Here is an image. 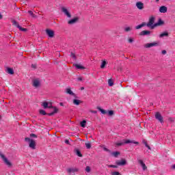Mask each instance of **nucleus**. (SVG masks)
<instances>
[{"label":"nucleus","mask_w":175,"mask_h":175,"mask_svg":"<svg viewBox=\"0 0 175 175\" xmlns=\"http://www.w3.org/2000/svg\"><path fill=\"white\" fill-rule=\"evenodd\" d=\"M12 23V25H14L15 27L18 28L19 31H22V32H26V31H27V28H24L20 26V25L18 23L17 21L13 20Z\"/></svg>","instance_id":"4"},{"label":"nucleus","mask_w":175,"mask_h":175,"mask_svg":"<svg viewBox=\"0 0 175 175\" xmlns=\"http://www.w3.org/2000/svg\"><path fill=\"white\" fill-rule=\"evenodd\" d=\"M123 143L124 144H129L130 143H133V144H139L138 142H134L129 139H124Z\"/></svg>","instance_id":"15"},{"label":"nucleus","mask_w":175,"mask_h":175,"mask_svg":"<svg viewBox=\"0 0 175 175\" xmlns=\"http://www.w3.org/2000/svg\"><path fill=\"white\" fill-rule=\"evenodd\" d=\"M62 13H64L66 17H67L68 18H72V14H70V12L66 8L62 7Z\"/></svg>","instance_id":"3"},{"label":"nucleus","mask_w":175,"mask_h":175,"mask_svg":"<svg viewBox=\"0 0 175 175\" xmlns=\"http://www.w3.org/2000/svg\"><path fill=\"white\" fill-rule=\"evenodd\" d=\"M156 2H159V0H156Z\"/></svg>","instance_id":"58"},{"label":"nucleus","mask_w":175,"mask_h":175,"mask_svg":"<svg viewBox=\"0 0 175 175\" xmlns=\"http://www.w3.org/2000/svg\"><path fill=\"white\" fill-rule=\"evenodd\" d=\"M136 6L138 9H139L140 10H142V9L144 8V4L142 2H137L136 3Z\"/></svg>","instance_id":"17"},{"label":"nucleus","mask_w":175,"mask_h":175,"mask_svg":"<svg viewBox=\"0 0 175 175\" xmlns=\"http://www.w3.org/2000/svg\"><path fill=\"white\" fill-rule=\"evenodd\" d=\"M151 31L148 30H144L139 33L140 36H146L150 35Z\"/></svg>","instance_id":"14"},{"label":"nucleus","mask_w":175,"mask_h":175,"mask_svg":"<svg viewBox=\"0 0 175 175\" xmlns=\"http://www.w3.org/2000/svg\"><path fill=\"white\" fill-rule=\"evenodd\" d=\"M124 31H125V32H131V31H132V27H126L124 28Z\"/></svg>","instance_id":"32"},{"label":"nucleus","mask_w":175,"mask_h":175,"mask_svg":"<svg viewBox=\"0 0 175 175\" xmlns=\"http://www.w3.org/2000/svg\"><path fill=\"white\" fill-rule=\"evenodd\" d=\"M116 147H120V146H124V142H116L115 144Z\"/></svg>","instance_id":"29"},{"label":"nucleus","mask_w":175,"mask_h":175,"mask_svg":"<svg viewBox=\"0 0 175 175\" xmlns=\"http://www.w3.org/2000/svg\"><path fill=\"white\" fill-rule=\"evenodd\" d=\"M85 172H87V173H90L91 172V167L87 166L85 167Z\"/></svg>","instance_id":"38"},{"label":"nucleus","mask_w":175,"mask_h":175,"mask_svg":"<svg viewBox=\"0 0 175 175\" xmlns=\"http://www.w3.org/2000/svg\"><path fill=\"white\" fill-rule=\"evenodd\" d=\"M162 54L163 55H165V54H166V51L165 50H163V51H162Z\"/></svg>","instance_id":"52"},{"label":"nucleus","mask_w":175,"mask_h":175,"mask_svg":"<svg viewBox=\"0 0 175 175\" xmlns=\"http://www.w3.org/2000/svg\"><path fill=\"white\" fill-rule=\"evenodd\" d=\"M65 92H66L68 95H71L72 96H74V98H76V94H75L70 88H66L65 90Z\"/></svg>","instance_id":"12"},{"label":"nucleus","mask_w":175,"mask_h":175,"mask_svg":"<svg viewBox=\"0 0 175 175\" xmlns=\"http://www.w3.org/2000/svg\"><path fill=\"white\" fill-rule=\"evenodd\" d=\"M111 175H121V174L118 172H111Z\"/></svg>","instance_id":"43"},{"label":"nucleus","mask_w":175,"mask_h":175,"mask_svg":"<svg viewBox=\"0 0 175 175\" xmlns=\"http://www.w3.org/2000/svg\"><path fill=\"white\" fill-rule=\"evenodd\" d=\"M168 121H170V122H174V118H168Z\"/></svg>","instance_id":"45"},{"label":"nucleus","mask_w":175,"mask_h":175,"mask_svg":"<svg viewBox=\"0 0 175 175\" xmlns=\"http://www.w3.org/2000/svg\"><path fill=\"white\" fill-rule=\"evenodd\" d=\"M109 167H113L115 169H117L118 166L117 165H108Z\"/></svg>","instance_id":"48"},{"label":"nucleus","mask_w":175,"mask_h":175,"mask_svg":"<svg viewBox=\"0 0 175 175\" xmlns=\"http://www.w3.org/2000/svg\"><path fill=\"white\" fill-rule=\"evenodd\" d=\"M146 25H147V23H142L141 25H139L136 26L135 29H140V28H143V27H146Z\"/></svg>","instance_id":"21"},{"label":"nucleus","mask_w":175,"mask_h":175,"mask_svg":"<svg viewBox=\"0 0 175 175\" xmlns=\"http://www.w3.org/2000/svg\"><path fill=\"white\" fill-rule=\"evenodd\" d=\"M70 57H71V58H73V59H76V58H77L76 55L73 53H71Z\"/></svg>","instance_id":"41"},{"label":"nucleus","mask_w":175,"mask_h":175,"mask_svg":"<svg viewBox=\"0 0 175 175\" xmlns=\"http://www.w3.org/2000/svg\"><path fill=\"white\" fill-rule=\"evenodd\" d=\"M64 142L66 144H68L69 146H70V142H69V139H66Z\"/></svg>","instance_id":"49"},{"label":"nucleus","mask_w":175,"mask_h":175,"mask_svg":"<svg viewBox=\"0 0 175 175\" xmlns=\"http://www.w3.org/2000/svg\"><path fill=\"white\" fill-rule=\"evenodd\" d=\"M53 105L51 104V103H48V108L49 109H53Z\"/></svg>","instance_id":"44"},{"label":"nucleus","mask_w":175,"mask_h":175,"mask_svg":"<svg viewBox=\"0 0 175 175\" xmlns=\"http://www.w3.org/2000/svg\"><path fill=\"white\" fill-rule=\"evenodd\" d=\"M40 114H42V116H46L47 113H46V111L41 109L40 110Z\"/></svg>","instance_id":"36"},{"label":"nucleus","mask_w":175,"mask_h":175,"mask_svg":"<svg viewBox=\"0 0 175 175\" xmlns=\"http://www.w3.org/2000/svg\"><path fill=\"white\" fill-rule=\"evenodd\" d=\"M143 170H147V166L146 165V164L144 163V164L142 165H141Z\"/></svg>","instance_id":"42"},{"label":"nucleus","mask_w":175,"mask_h":175,"mask_svg":"<svg viewBox=\"0 0 175 175\" xmlns=\"http://www.w3.org/2000/svg\"><path fill=\"white\" fill-rule=\"evenodd\" d=\"M163 24V21L159 19L158 23L154 24V27H157V25H162Z\"/></svg>","instance_id":"27"},{"label":"nucleus","mask_w":175,"mask_h":175,"mask_svg":"<svg viewBox=\"0 0 175 175\" xmlns=\"http://www.w3.org/2000/svg\"><path fill=\"white\" fill-rule=\"evenodd\" d=\"M81 90H84V87L81 88Z\"/></svg>","instance_id":"57"},{"label":"nucleus","mask_w":175,"mask_h":175,"mask_svg":"<svg viewBox=\"0 0 175 175\" xmlns=\"http://www.w3.org/2000/svg\"><path fill=\"white\" fill-rule=\"evenodd\" d=\"M90 113H92L93 114H96V113H98V111H97L91 110Z\"/></svg>","instance_id":"51"},{"label":"nucleus","mask_w":175,"mask_h":175,"mask_svg":"<svg viewBox=\"0 0 175 175\" xmlns=\"http://www.w3.org/2000/svg\"><path fill=\"white\" fill-rule=\"evenodd\" d=\"M97 109L100 111V113H102V114H107V111L100 108V107H98Z\"/></svg>","instance_id":"22"},{"label":"nucleus","mask_w":175,"mask_h":175,"mask_svg":"<svg viewBox=\"0 0 175 175\" xmlns=\"http://www.w3.org/2000/svg\"><path fill=\"white\" fill-rule=\"evenodd\" d=\"M33 87L35 88H39L40 87V79H34L31 81Z\"/></svg>","instance_id":"6"},{"label":"nucleus","mask_w":175,"mask_h":175,"mask_svg":"<svg viewBox=\"0 0 175 175\" xmlns=\"http://www.w3.org/2000/svg\"><path fill=\"white\" fill-rule=\"evenodd\" d=\"M111 154L113 157H115V158H117L120 153V152H113Z\"/></svg>","instance_id":"31"},{"label":"nucleus","mask_w":175,"mask_h":175,"mask_svg":"<svg viewBox=\"0 0 175 175\" xmlns=\"http://www.w3.org/2000/svg\"><path fill=\"white\" fill-rule=\"evenodd\" d=\"M155 22V18L154 16H152L149 18L148 23L146 24L147 27L149 28H151V29H154L155 28V25H154V23Z\"/></svg>","instance_id":"2"},{"label":"nucleus","mask_w":175,"mask_h":175,"mask_svg":"<svg viewBox=\"0 0 175 175\" xmlns=\"http://www.w3.org/2000/svg\"><path fill=\"white\" fill-rule=\"evenodd\" d=\"M3 17L2 14H0V20H2Z\"/></svg>","instance_id":"54"},{"label":"nucleus","mask_w":175,"mask_h":175,"mask_svg":"<svg viewBox=\"0 0 175 175\" xmlns=\"http://www.w3.org/2000/svg\"><path fill=\"white\" fill-rule=\"evenodd\" d=\"M104 151H107V152H111L110 150L107 149V148H103Z\"/></svg>","instance_id":"50"},{"label":"nucleus","mask_w":175,"mask_h":175,"mask_svg":"<svg viewBox=\"0 0 175 175\" xmlns=\"http://www.w3.org/2000/svg\"><path fill=\"white\" fill-rule=\"evenodd\" d=\"M79 172V168L77 167H70L67 169V172L68 174H72V173H77Z\"/></svg>","instance_id":"10"},{"label":"nucleus","mask_w":175,"mask_h":175,"mask_svg":"<svg viewBox=\"0 0 175 175\" xmlns=\"http://www.w3.org/2000/svg\"><path fill=\"white\" fill-rule=\"evenodd\" d=\"M75 68H77V69H81V70H84L85 69V67L80 65V64H75Z\"/></svg>","instance_id":"23"},{"label":"nucleus","mask_w":175,"mask_h":175,"mask_svg":"<svg viewBox=\"0 0 175 175\" xmlns=\"http://www.w3.org/2000/svg\"><path fill=\"white\" fill-rule=\"evenodd\" d=\"M59 105L60 106H64V103H60Z\"/></svg>","instance_id":"56"},{"label":"nucleus","mask_w":175,"mask_h":175,"mask_svg":"<svg viewBox=\"0 0 175 175\" xmlns=\"http://www.w3.org/2000/svg\"><path fill=\"white\" fill-rule=\"evenodd\" d=\"M52 109H53V111L48 113V116H54V114L58 113V108H57L56 107H53Z\"/></svg>","instance_id":"18"},{"label":"nucleus","mask_w":175,"mask_h":175,"mask_svg":"<svg viewBox=\"0 0 175 175\" xmlns=\"http://www.w3.org/2000/svg\"><path fill=\"white\" fill-rule=\"evenodd\" d=\"M36 137H38V135L31 133L30 134V137L25 138V142L29 144V147L32 150H36V142L32 138L36 139Z\"/></svg>","instance_id":"1"},{"label":"nucleus","mask_w":175,"mask_h":175,"mask_svg":"<svg viewBox=\"0 0 175 175\" xmlns=\"http://www.w3.org/2000/svg\"><path fill=\"white\" fill-rule=\"evenodd\" d=\"M107 64V62H106L105 60L103 61V62L100 65L101 69H104L105 66H106Z\"/></svg>","instance_id":"26"},{"label":"nucleus","mask_w":175,"mask_h":175,"mask_svg":"<svg viewBox=\"0 0 175 175\" xmlns=\"http://www.w3.org/2000/svg\"><path fill=\"white\" fill-rule=\"evenodd\" d=\"M42 106H43L44 109H47V108H49V103H47V102H44V103H42Z\"/></svg>","instance_id":"30"},{"label":"nucleus","mask_w":175,"mask_h":175,"mask_svg":"<svg viewBox=\"0 0 175 175\" xmlns=\"http://www.w3.org/2000/svg\"><path fill=\"white\" fill-rule=\"evenodd\" d=\"M137 161H138V163H139V165H140L141 166H142L143 165H144V162H143V160H142V159H138Z\"/></svg>","instance_id":"40"},{"label":"nucleus","mask_w":175,"mask_h":175,"mask_svg":"<svg viewBox=\"0 0 175 175\" xmlns=\"http://www.w3.org/2000/svg\"><path fill=\"white\" fill-rule=\"evenodd\" d=\"M171 168L173 169L174 170H175V164L174 165H172L171 166Z\"/></svg>","instance_id":"53"},{"label":"nucleus","mask_w":175,"mask_h":175,"mask_svg":"<svg viewBox=\"0 0 175 175\" xmlns=\"http://www.w3.org/2000/svg\"><path fill=\"white\" fill-rule=\"evenodd\" d=\"M142 143L146 146V147H147V148H148V150H151V147H150L148 144H147V140L143 139Z\"/></svg>","instance_id":"24"},{"label":"nucleus","mask_w":175,"mask_h":175,"mask_svg":"<svg viewBox=\"0 0 175 175\" xmlns=\"http://www.w3.org/2000/svg\"><path fill=\"white\" fill-rule=\"evenodd\" d=\"M108 84L110 87H113V85H114V82L111 79H109Z\"/></svg>","instance_id":"33"},{"label":"nucleus","mask_w":175,"mask_h":175,"mask_svg":"<svg viewBox=\"0 0 175 175\" xmlns=\"http://www.w3.org/2000/svg\"><path fill=\"white\" fill-rule=\"evenodd\" d=\"M29 14H30V16H31V17H36V15H35V14H33V12L32 11H28Z\"/></svg>","instance_id":"37"},{"label":"nucleus","mask_w":175,"mask_h":175,"mask_svg":"<svg viewBox=\"0 0 175 175\" xmlns=\"http://www.w3.org/2000/svg\"><path fill=\"white\" fill-rule=\"evenodd\" d=\"M75 152L76 155H77L80 158H81L83 157V154H81V152L80 151V150L76 149L75 150Z\"/></svg>","instance_id":"20"},{"label":"nucleus","mask_w":175,"mask_h":175,"mask_svg":"<svg viewBox=\"0 0 175 175\" xmlns=\"http://www.w3.org/2000/svg\"><path fill=\"white\" fill-rule=\"evenodd\" d=\"M80 125L81 126H82V128H85V126L87 125V121L85 120H83L80 122Z\"/></svg>","instance_id":"25"},{"label":"nucleus","mask_w":175,"mask_h":175,"mask_svg":"<svg viewBox=\"0 0 175 175\" xmlns=\"http://www.w3.org/2000/svg\"><path fill=\"white\" fill-rule=\"evenodd\" d=\"M129 43H133V38H129Z\"/></svg>","instance_id":"47"},{"label":"nucleus","mask_w":175,"mask_h":175,"mask_svg":"<svg viewBox=\"0 0 175 175\" xmlns=\"http://www.w3.org/2000/svg\"><path fill=\"white\" fill-rule=\"evenodd\" d=\"M0 157L2 158L3 162L5 163V165H7V166H8V167H12V163H10V161H9V160L5 157V155L1 154H0Z\"/></svg>","instance_id":"7"},{"label":"nucleus","mask_w":175,"mask_h":175,"mask_svg":"<svg viewBox=\"0 0 175 175\" xmlns=\"http://www.w3.org/2000/svg\"><path fill=\"white\" fill-rule=\"evenodd\" d=\"M116 165L118 166H125V165H126V160L125 159H122L120 161H117Z\"/></svg>","instance_id":"11"},{"label":"nucleus","mask_w":175,"mask_h":175,"mask_svg":"<svg viewBox=\"0 0 175 175\" xmlns=\"http://www.w3.org/2000/svg\"><path fill=\"white\" fill-rule=\"evenodd\" d=\"M31 66H32V68H33L34 69H35V68H36V65H33V64H32Z\"/></svg>","instance_id":"55"},{"label":"nucleus","mask_w":175,"mask_h":175,"mask_svg":"<svg viewBox=\"0 0 175 175\" xmlns=\"http://www.w3.org/2000/svg\"><path fill=\"white\" fill-rule=\"evenodd\" d=\"M107 114H108V116L111 117V116L114 115V111L113 110H109V111H107Z\"/></svg>","instance_id":"35"},{"label":"nucleus","mask_w":175,"mask_h":175,"mask_svg":"<svg viewBox=\"0 0 175 175\" xmlns=\"http://www.w3.org/2000/svg\"><path fill=\"white\" fill-rule=\"evenodd\" d=\"M46 33L49 38H54V31L47 29Z\"/></svg>","instance_id":"13"},{"label":"nucleus","mask_w":175,"mask_h":175,"mask_svg":"<svg viewBox=\"0 0 175 175\" xmlns=\"http://www.w3.org/2000/svg\"><path fill=\"white\" fill-rule=\"evenodd\" d=\"M160 13H166L167 12V7L163 5L159 8Z\"/></svg>","instance_id":"16"},{"label":"nucleus","mask_w":175,"mask_h":175,"mask_svg":"<svg viewBox=\"0 0 175 175\" xmlns=\"http://www.w3.org/2000/svg\"><path fill=\"white\" fill-rule=\"evenodd\" d=\"M85 144L86 148H88V150H90V148H91L90 143H85Z\"/></svg>","instance_id":"39"},{"label":"nucleus","mask_w":175,"mask_h":175,"mask_svg":"<svg viewBox=\"0 0 175 175\" xmlns=\"http://www.w3.org/2000/svg\"><path fill=\"white\" fill-rule=\"evenodd\" d=\"M79 20H80V18H79V17H75V18H72V19H71V20H69V21H68V24L69 25H73V24H76V23H77V22L79 21Z\"/></svg>","instance_id":"9"},{"label":"nucleus","mask_w":175,"mask_h":175,"mask_svg":"<svg viewBox=\"0 0 175 175\" xmlns=\"http://www.w3.org/2000/svg\"><path fill=\"white\" fill-rule=\"evenodd\" d=\"M157 46H159V42H151V43H146L144 45V47L146 49H150L151 47H157Z\"/></svg>","instance_id":"5"},{"label":"nucleus","mask_w":175,"mask_h":175,"mask_svg":"<svg viewBox=\"0 0 175 175\" xmlns=\"http://www.w3.org/2000/svg\"><path fill=\"white\" fill-rule=\"evenodd\" d=\"M83 79H84L83 78V77H79L77 78L78 81H83Z\"/></svg>","instance_id":"46"},{"label":"nucleus","mask_w":175,"mask_h":175,"mask_svg":"<svg viewBox=\"0 0 175 175\" xmlns=\"http://www.w3.org/2000/svg\"><path fill=\"white\" fill-rule=\"evenodd\" d=\"M164 36H169V33L164 32L159 35V38H164Z\"/></svg>","instance_id":"28"},{"label":"nucleus","mask_w":175,"mask_h":175,"mask_svg":"<svg viewBox=\"0 0 175 175\" xmlns=\"http://www.w3.org/2000/svg\"><path fill=\"white\" fill-rule=\"evenodd\" d=\"M155 118L156 120H158V121H159V122H161V124L162 122H163V117H162V115H161V113L157 112L155 113Z\"/></svg>","instance_id":"8"},{"label":"nucleus","mask_w":175,"mask_h":175,"mask_svg":"<svg viewBox=\"0 0 175 175\" xmlns=\"http://www.w3.org/2000/svg\"><path fill=\"white\" fill-rule=\"evenodd\" d=\"M8 73H9L10 75H13L14 73V71L13 70L12 68H8Z\"/></svg>","instance_id":"34"},{"label":"nucleus","mask_w":175,"mask_h":175,"mask_svg":"<svg viewBox=\"0 0 175 175\" xmlns=\"http://www.w3.org/2000/svg\"><path fill=\"white\" fill-rule=\"evenodd\" d=\"M72 103H73V105H75L76 106H79V105H80V103H83V101H81L80 100H77V99H74L72 100Z\"/></svg>","instance_id":"19"}]
</instances>
